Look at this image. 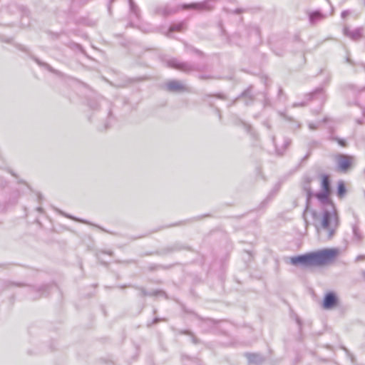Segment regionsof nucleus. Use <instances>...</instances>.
<instances>
[{
  "label": "nucleus",
  "mask_w": 365,
  "mask_h": 365,
  "mask_svg": "<svg viewBox=\"0 0 365 365\" xmlns=\"http://www.w3.org/2000/svg\"><path fill=\"white\" fill-rule=\"evenodd\" d=\"M307 190V207L304 212V218L307 224L306 215L311 213L313 225L318 234L325 240H330L335 234L339 225V219L334 205L330 201L329 195L330 192L322 190L315 195L322 204L319 211L309 210V201L312 196L311 190Z\"/></svg>",
  "instance_id": "1"
},
{
  "label": "nucleus",
  "mask_w": 365,
  "mask_h": 365,
  "mask_svg": "<svg viewBox=\"0 0 365 365\" xmlns=\"http://www.w3.org/2000/svg\"><path fill=\"white\" fill-rule=\"evenodd\" d=\"M339 254V251L336 248L323 249L315 252L291 257L290 262L293 265L321 266L333 260Z\"/></svg>",
  "instance_id": "2"
},
{
  "label": "nucleus",
  "mask_w": 365,
  "mask_h": 365,
  "mask_svg": "<svg viewBox=\"0 0 365 365\" xmlns=\"http://www.w3.org/2000/svg\"><path fill=\"white\" fill-rule=\"evenodd\" d=\"M337 166V170L342 173H346L354 163V157L344 154H336L334 157Z\"/></svg>",
  "instance_id": "3"
},
{
  "label": "nucleus",
  "mask_w": 365,
  "mask_h": 365,
  "mask_svg": "<svg viewBox=\"0 0 365 365\" xmlns=\"http://www.w3.org/2000/svg\"><path fill=\"white\" fill-rule=\"evenodd\" d=\"M183 9H193L199 11H209L212 9V6L210 4L209 1H205L200 3H192L190 4H183L182 6Z\"/></svg>",
  "instance_id": "4"
},
{
  "label": "nucleus",
  "mask_w": 365,
  "mask_h": 365,
  "mask_svg": "<svg viewBox=\"0 0 365 365\" xmlns=\"http://www.w3.org/2000/svg\"><path fill=\"white\" fill-rule=\"evenodd\" d=\"M168 64L170 67L176 68L181 71L187 72V71H190L192 69V66L189 63L180 62V61H178L177 59H171V60L168 61Z\"/></svg>",
  "instance_id": "5"
},
{
  "label": "nucleus",
  "mask_w": 365,
  "mask_h": 365,
  "mask_svg": "<svg viewBox=\"0 0 365 365\" xmlns=\"http://www.w3.org/2000/svg\"><path fill=\"white\" fill-rule=\"evenodd\" d=\"M336 302L337 299L336 295L332 292H329L324 297L323 307L326 309H331L336 305Z\"/></svg>",
  "instance_id": "6"
},
{
  "label": "nucleus",
  "mask_w": 365,
  "mask_h": 365,
  "mask_svg": "<svg viewBox=\"0 0 365 365\" xmlns=\"http://www.w3.org/2000/svg\"><path fill=\"white\" fill-rule=\"evenodd\" d=\"M165 86L168 91L172 92L182 91L185 89V86L178 81H170L166 83Z\"/></svg>",
  "instance_id": "7"
},
{
  "label": "nucleus",
  "mask_w": 365,
  "mask_h": 365,
  "mask_svg": "<svg viewBox=\"0 0 365 365\" xmlns=\"http://www.w3.org/2000/svg\"><path fill=\"white\" fill-rule=\"evenodd\" d=\"M343 31L345 36L349 37L354 41L359 40L362 36L361 29H356L353 31H350L348 27H344Z\"/></svg>",
  "instance_id": "8"
},
{
  "label": "nucleus",
  "mask_w": 365,
  "mask_h": 365,
  "mask_svg": "<svg viewBox=\"0 0 365 365\" xmlns=\"http://www.w3.org/2000/svg\"><path fill=\"white\" fill-rule=\"evenodd\" d=\"M246 357L248 359L249 363L259 364L264 361V358L260 354H246Z\"/></svg>",
  "instance_id": "9"
},
{
  "label": "nucleus",
  "mask_w": 365,
  "mask_h": 365,
  "mask_svg": "<svg viewBox=\"0 0 365 365\" xmlns=\"http://www.w3.org/2000/svg\"><path fill=\"white\" fill-rule=\"evenodd\" d=\"M353 230V241L356 243H359L363 240V235L359 230V227L356 225L352 226Z\"/></svg>",
  "instance_id": "10"
},
{
  "label": "nucleus",
  "mask_w": 365,
  "mask_h": 365,
  "mask_svg": "<svg viewBox=\"0 0 365 365\" xmlns=\"http://www.w3.org/2000/svg\"><path fill=\"white\" fill-rule=\"evenodd\" d=\"M324 18V15L319 11H314L309 14V21L312 24H316Z\"/></svg>",
  "instance_id": "11"
},
{
  "label": "nucleus",
  "mask_w": 365,
  "mask_h": 365,
  "mask_svg": "<svg viewBox=\"0 0 365 365\" xmlns=\"http://www.w3.org/2000/svg\"><path fill=\"white\" fill-rule=\"evenodd\" d=\"M322 190L330 192L329 180L328 176L324 175L322 181Z\"/></svg>",
  "instance_id": "12"
},
{
  "label": "nucleus",
  "mask_w": 365,
  "mask_h": 365,
  "mask_svg": "<svg viewBox=\"0 0 365 365\" xmlns=\"http://www.w3.org/2000/svg\"><path fill=\"white\" fill-rule=\"evenodd\" d=\"M346 193V188L343 182H340L338 185L337 194L339 197H342Z\"/></svg>",
  "instance_id": "13"
},
{
  "label": "nucleus",
  "mask_w": 365,
  "mask_h": 365,
  "mask_svg": "<svg viewBox=\"0 0 365 365\" xmlns=\"http://www.w3.org/2000/svg\"><path fill=\"white\" fill-rule=\"evenodd\" d=\"M182 28H183V24L182 23L174 24V25L170 26L169 31L170 32H172V31H180L182 30Z\"/></svg>",
  "instance_id": "14"
},
{
  "label": "nucleus",
  "mask_w": 365,
  "mask_h": 365,
  "mask_svg": "<svg viewBox=\"0 0 365 365\" xmlns=\"http://www.w3.org/2000/svg\"><path fill=\"white\" fill-rule=\"evenodd\" d=\"M173 12H175V9H170V10H168L167 9H165L163 13L165 15H168L171 13H173Z\"/></svg>",
  "instance_id": "15"
},
{
  "label": "nucleus",
  "mask_w": 365,
  "mask_h": 365,
  "mask_svg": "<svg viewBox=\"0 0 365 365\" xmlns=\"http://www.w3.org/2000/svg\"><path fill=\"white\" fill-rule=\"evenodd\" d=\"M130 9L133 11V12H136L135 11V7L132 1V0H130Z\"/></svg>",
  "instance_id": "16"
},
{
  "label": "nucleus",
  "mask_w": 365,
  "mask_h": 365,
  "mask_svg": "<svg viewBox=\"0 0 365 365\" xmlns=\"http://www.w3.org/2000/svg\"><path fill=\"white\" fill-rule=\"evenodd\" d=\"M349 14V11H344L341 13V17L342 18H345L346 16H347Z\"/></svg>",
  "instance_id": "17"
},
{
  "label": "nucleus",
  "mask_w": 365,
  "mask_h": 365,
  "mask_svg": "<svg viewBox=\"0 0 365 365\" xmlns=\"http://www.w3.org/2000/svg\"><path fill=\"white\" fill-rule=\"evenodd\" d=\"M309 128L311 129V130H314L317 128V127L313 124V123H309Z\"/></svg>",
  "instance_id": "18"
},
{
  "label": "nucleus",
  "mask_w": 365,
  "mask_h": 365,
  "mask_svg": "<svg viewBox=\"0 0 365 365\" xmlns=\"http://www.w3.org/2000/svg\"><path fill=\"white\" fill-rule=\"evenodd\" d=\"M338 143H339V145L345 146V142L343 140H338Z\"/></svg>",
  "instance_id": "19"
},
{
  "label": "nucleus",
  "mask_w": 365,
  "mask_h": 365,
  "mask_svg": "<svg viewBox=\"0 0 365 365\" xmlns=\"http://www.w3.org/2000/svg\"><path fill=\"white\" fill-rule=\"evenodd\" d=\"M65 215V216H66V217H68V218H71V219L75 220H76V221H80V220H77V219H76V218H74L73 217H71V216H70V215ZM81 222H83V220H81Z\"/></svg>",
  "instance_id": "20"
},
{
  "label": "nucleus",
  "mask_w": 365,
  "mask_h": 365,
  "mask_svg": "<svg viewBox=\"0 0 365 365\" xmlns=\"http://www.w3.org/2000/svg\"><path fill=\"white\" fill-rule=\"evenodd\" d=\"M304 106V103H299V104H298V103H294V104H293V106H294V107H297V106Z\"/></svg>",
  "instance_id": "21"
},
{
  "label": "nucleus",
  "mask_w": 365,
  "mask_h": 365,
  "mask_svg": "<svg viewBox=\"0 0 365 365\" xmlns=\"http://www.w3.org/2000/svg\"><path fill=\"white\" fill-rule=\"evenodd\" d=\"M364 259V257H363V256H361V255H359V256H358V257H356V261L361 260V259Z\"/></svg>",
  "instance_id": "22"
}]
</instances>
